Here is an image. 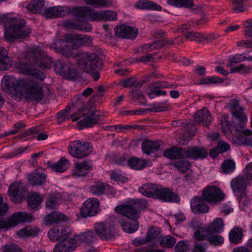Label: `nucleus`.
<instances>
[{"mask_svg": "<svg viewBox=\"0 0 252 252\" xmlns=\"http://www.w3.org/2000/svg\"><path fill=\"white\" fill-rule=\"evenodd\" d=\"M5 92L21 100L24 95L28 100L38 101L43 99V87L36 81L31 80H19L12 75H5L1 82Z\"/></svg>", "mask_w": 252, "mask_h": 252, "instance_id": "f257e3e1", "label": "nucleus"}, {"mask_svg": "<svg viewBox=\"0 0 252 252\" xmlns=\"http://www.w3.org/2000/svg\"><path fill=\"white\" fill-rule=\"evenodd\" d=\"M0 25L4 28V36L8 42L28 36L31 33L24 19L13 18L8 14L0 15Z\"/></svg>", "mask_w": 252, "mask_h": 252, "instance_id": "f03ea898", "label": "nucleus"}, {"mask_svg": "<svg viewBox=\"0 0 252 252\" xmlns=\"http://www.w3.org/2000/svg\"><path fill=\"white\" fill-rule=\"evenodd\" d=\"M72 109L77 110L70 116L73 122L77 121L81 116L85 117L79 121L80 125L90 127L100 121L101 116L100 113L96 111L93 107H88L85 104L80 94L75 95L72 99Z\"/></svg>", "mask_w": 252, "mask_h": 252, "instance_id": "7ed1b4c3", "label": "nucleus"}, {"mask_svg": "<svg viewBox=\"0 0 252 252\" xmlns=\"http://www.w3.org/2000/svg\"><path fill=\"white\" fill-rule=\"evenodd\" d=\"M92 41L93 38L88 35L69 34L66 37L65 42L61 40L56 42V46L61 43L62 47L56 46L55 49L64 57H74L77 55L73 52L74 49L80 46H90Z\"/></svg>", "mask_w": 252, "mask_h": 252, "instance_id": "20e7f679", "label": "nucleus"}, {"mask_svg": "<svg viewBox=\"0 0 252 252\" xmlns=\"http://www.w3.org/2000/svg\"><path fill=\"white\" fill-rule=\"evenodd\" d=\"M115 211L123 215L118 218V221L125 231L132 233L138 229L139 224L137 220L139 218V212L132 205H119L115 207Z\"/></svg>", "mask_w": 252, "mask_h": 252, "instance_id": "39448f33", "label": "nucleus"}, {"mask_svg": "<svg viewBox=\"0 0 252 252\" xmlns=\"http://www.w3.org/2000/svg\"><path fill=\"white\" fill-rule=\"evenodd\" d=\"M7 211L8 205L3 202V199L0 196V216L5 215ZM32 220V216L26 212L15 213L5 220L3 218H0V229L9 228L20 223L31 222Z\"/></svg>", "mask_w": 252, "mask_h": 252, "instance_id": "423d86ee", "label": "nucleus"}, {"mask_svg": "<svg viewBox=\"0 0 252 252\" xmlns=\"http://www.w3.org/2000/svg\"><path fill=\"white\" fill-rule=\"evenodd\" d=\"M78 64L84 71L90 74L94 81H97L100 78L98 70L102 65L103 62L95 53H83L79 60Z\"/></svg>", "mask_w": 252, "mask_h": 252, "instance_id": "0eeeda50", "label": "nucleus"}, {"mask_svg": "<svg viewBox=\"0 0 252 252\" xmlns=\"http://www.w3.org/2000/svg\"><path fill=\"white\" fill-rule=\"evenodd\" d=\"M93 148L91 143H82L80 140L70 142L68 147V153L72 157L78 159H83L90 155Z\"/></svg>", "mask_w": 252, "mask_h": 252, "instance_id": "6e6552de", "label": "nucleus"}, {"mask_svg": "<svg viewBox=\"0 0 252 252\" xmlns=\"http://www.w3.org/2000/svg\"><path fill=\"white\" fill-rule=\"evenodd\" d=\"M229 107L232 115L235 118V127L238 131H240L247 124L248 119L243 112V109L240 105L239 102L236 99H232L229 103Z\"/></svg>", "mask_w": 252, "mask_h": 252, "instance_id": "1a4fd4ad", "label": "nucleus"}, {"mask_svg": "<svg viewBox=\"0 0 252 252\" xmlns=\"http://www.w3.org/2000/svg\"><path fill=\"white\" fill-rule=\"evenodd\" d=\"M225 194L219 188L208 186L202 191V197L206 202L213 205H217L223 200Z\"/></svg>", "mask_w": 252, "mask_h": 252, "instance_id": "9d476101", "label": "nucleus"}, {"mask_svg": "<svg viewBox=\"0 0 252 252\" xmlns=\"http://www.w3.org/2000/svg\"><path fill=\"white\" fill-rule=\"evenodd\" d=\"M27 192L26 187L21 182H16L9 186L7 194L12 202L19 204L23 202Z\"/></svg>", "mask_w": 252, "mask_h": 252, "instance_id": "9b49d317", "label": "nucleus"}, {"mask_svg": "<svg viewBox=\"0 0 252 252\" xmlns=\"http://www.w3.org/2000/svg\"><path fill=\"white\" fill-rule=\"evenodd\" d=\"M73 15L85 21H94L97 20V11L89 6H76L72 10Z\"/></svg>", "mask_w": 252, "mask_h": 252, "instance_id": "f8f14e48", "label": "nucleus"}, {"mask_svg": "<svg viewBox=\"0 0 252 252\" xmlns=\"http://www.w3.org/2000/svg\"><path fill=\"white\" fill-rule=\"evenodd\" d=\"M155 198L165 202L178 203L180 201V198L177 193L170 188L162 186L158 187Z\"/></svg>", "mask_w": 252, "mask_h": 252, "instance_id": "ddd939ff", "label": "nucleus"}, {"mask_svg": "<svg viewBox=\"0 0 252 252\" xmlns=\"http://www.w3.org/2000/svg\"><path fill=\"white\" fill-rule=\"evenodd\" d=\"M71 234V230L68 226L61 225L50 229L48 233L49 238L53 242L64 240Z\"/></svg>", "mask_w": 252, "mask_h": 252, "instance_id": "4468645a", "label": "nucleus"}, {"mask_svg": "<svg viewBox=\"0 0 252 252\" xmlns=\"http://www.w3.org/2000/svg\"><path fill=\"white\" fill-rule=\"evenodd\" d=\"M117 37L123 38L135 39L138 34V29L126 25L117 26L114 29Z\"/></svg>", "mask_w": 252, "mask_h": 252, "instance_id": "2eb2a0df", "label": "nucleus"}, {"mask_svg": "<svg viewBox=\"0 0 252 252\" xmlns=\"http://www.w3.org/2000/svg\"><path fill=\"white\" fill-rule=\"evenodd\" d=\"M94 229L97 235L101 239L108 240L114 236L113 226L109 223H96L94 224Z\"/></svg>", "mask_w": 252, "mask_h": 252, "instance_id": "dca6fc26", "label": "nucleus"}, {"mask_svg": "<svg viewBox=\"0 0 252 252\" xmlns=\"http://www.w3.org/2000/svg\"><path fill=\"white\" fill-rule=\"evenodd\" d=\"M70 12V8L67 6H55L45 9L44 16L48 18H56L67 15Z\"/></svg>", "mask_w": 252, "mask_h": 252, "instance_id": "f3484780", "label": "nucleus"}, {"mask_svg": "<svg viewBox=\"0 0 252 252\" xmlns=\"http://www.w3.org/2000/svg\"><path fill=\"white\" fill-rule=\"evenodd\" d=\"M185 158L197 160L207 157L208 153L204 148L193 147L185 149Z\"/></svg>", "mask_w": 252, "mask_h": 252, "instance_id": "a211bd4d", "label": "nucleus"}, {"mask_svg": "<svg viewBox=\"0 0 252 252\" xmlns=\"http://www.w3.org/2000/svg\"><path fill=\"white\" fill-rule=\"evenodd\" d=\"M203 198L194 196L190 201V208L194 213H206L209 212V208L204 202Z\"/></svg>", "mask_w": 252, "mask_h": 252, "instance_id": "6ab92c4d", "label": "nucleus"}, {"mask_svg": "<svg viewBox=\"0 0 252 252\" xmlns=\"http://www.w3.org/2000/svg\"><path fill=\"white\" fill-rule=\"evenodd\" d=\"M92 168L90 162L84 160L74 163L72 169V175L75 177H83L86 176Z\"/></svg>", "mask_w": 252, "mask_h": 252, "instance_id": "aec40b11", "label": "nucleus"}, {"mask_svg": "<svg viewBox=\"0 0 252 252\" xmlns=\"http://www.w3.org/2000/svg\"><path fill=\"white\" fill-rule=\"evenodd\" d=\"M193 118L196 122L205 126L209 125L212 121L210 112L205 107L198 110L194 114Z\"/></svg>", "mask_w": 252, "mask_h": 252, "instance_id": "412c9836", "label": "nucleus"}, {"mask_svg": "<svg viewBox=\"0 0 252 252\" xmlns=\"http://www.w3.org/2000/svg\"><path fill=\"white\" fill-rule=\"evenodd\" d=\"M231 185L235 195L241 197L245 196L246 184L243 178L239 177L232 180Z\"/></svg>", "mask_w": 252, "mask_h": 252, "instance_id": "4be33fe9", "label": "nucleus"}, {"mask_svg": "<svg viewBox=\"0 0 252 252\" xmlns=\"http://www.w3.org/2000/svg\"><path fill=\"white\" fill-rule=\"evenodd\" d=\"M184 36L190 41L200 42L203 41L204 36L200 33L189 30L188 24H183L180 28Z\"/></svg>", "mask_w": 252, "mask_h": 252, "instance_id": "5701e85b", "label": "nucleus"}, {"mask_svg": "<svg viewBox=\"0 0 252 252\" xmlns=\"http://www.w3.org/2000/svg\"><path fill=\"white\" fill-rule=\"evenodd\" d=\"M161 145L160 141L145 140L142 143V150L144 153L149 155L158 151Z\"/></svg>", "mask_w": 252, "mask_h": 252, "instance_id": "b1692460", "label": "nucleus"}, {"mask_svg": "<svg viewBox=\"0 0 252 252\" xmlns=\"http://www.w3.org/2000/svg\"><path fill=\"white\" fill-rule=\"evenodd\" d=\"M64 25L67 28L75 29L85 32H90L92 30V27L90 24L78 21L66 20L64 23Z\"/></svg>", "mask_w": 252, "mask_h": 252, "instance_id": "393cba45", "label": "nucleus"}, {"mask_svg": "<svg viewBox=\"0 0 252 252\" xmlns=\"http://www.w3.org/2000/svg\"><path fill=\"white\" fill-rule=\"evenodd\" d=\"M32 58L33 62H35L40 66H45L44 60L48 58L47 56L44 54L41 49L38 47H35L32 49L29 54Z\"/></svg>", "mask_w": 252, "mask_h": 252, "instance_id": "a878e982", "label": "nucleus"}, {"mask_svg": "<svg viewBox=\"0 0 252 252\" xmlns=\"http://www.w3.org/2000/svg\"><path fill=\"white\" fill-rule=\"evenodd\" d=\"M76 241L79 243H83L85 246H91V244L94 243L96 240L95 234L93 231H88L83 233L77 235L75 237Z\"/></svg>", "mask_w": 252, "mask_h": 252, "instance_id": "bb28decb", "label": "nucleus"}, {"mask_svg": "<svg viewBox=\"0 0 252 252\" xmlns=\"http://www.w3.org/2000/svg\"><path fill=\"white\" fill-rule=\"evenodd\" d=\"M28 180L32 186H42L47 181V176L45 174L34 171L29 175Z\"/></svg>", "mask_w": 252, "mask_h": 252, "instance_id": "cd10ccee", "label": "nucleus"}, {"mask_svg": "<svg viewBox=\"0 0 252 252\" xmlns=\"http://www.w3.org/2000/svg\"><path fill=\"white\" fill-rule=\"evenodd\" d=\"M185 149L176 147H173L165 150L163 153V156L170 159H180L185 158Z\"/></svg>", "mask_w": 252, "mask_h": 252, "instance_id": "c85d7f7f", "label": "nucleus"}, {"mask_svg": "<svg viewBox=\"0 0 252 252\" xmlns=\"http://www.w3.org/2000/svg\"><path fill=\"white\" fill-rule=\"evenodd\" d=\"M44 220L46 224L51 225L65 221L67 218L63 214L58 211H54L46 216Z\"/></svg>", "mask_w": 252, "mask_h": 252, "instance_id": "c756f323", "label": "nucleus"}, {"mask_svg": "<svg viewBox=\"0 0 252 252\" xmlns=\"http://www.w3.org/2000/svg\"><path fill=\"white\" fill-rule=\"evenodd\" d=\"M12 64V60L8 56L7 51L3 47H0V70H7Z\"/></svg>", "mask_w": 252, "mask_h": 252, "instance_id": "7c9ffc66", "label": "nucleus"}, {"mask_svg": "<svg viewBox=\"0 0 252 252\" xmlns=\"http://www.w3.org/2000/svg\"><path fill=\"white\" fill-rule=\"evenodd\" d=\"M158 186L152 184H146L139 187V192L144 196L156 199L155 194L158 190Z\"/></svg>", "mask_w": 252, "mask_h": 252, "instance_id": "2f4dec72", "label": "nucleus"}, {"mask_svg": "<svg viewBox=\"0 0 252 252\" xmlns=\"http://www.w3.org/2000/svg\"><path fill=\"white\" fill-rule=\"evenodd\" d=\"M174 43H178V42L164 38L161 40L156 41L152 43L145 44L143 46V47L144 49L151 51L156 49L160 48L166 45H172Z\"/></svg>", "mask_w": 252, "mask_h": 252, "instance_id": "473e14b6", "label": "nucleus"}, {"mask_svg": "<svg viewBox=\"0 0 252 252\" xmlns=\"http://www.w3.org/2000/svg\"><path fill=\"white\" fill-rule=\"evenodd\" d=\"M110 190H113V189L101 182H97L91 187V192L96 195H101Z\"/></svg>", "mask_w": 252, "mask_h": 252, "instance_id": "72a5a7b5", "label": "nucleus"}, {"mask_svg": "<svg viewBox=\"0 0 252 252\" xmlns=\"http://www.w3.org/2000/svg\"><path fill=\"white\" fill-rule=\"evenodd\" d=\"M211 233V232L207 226H202L194 232L193 238L196 241H208Z\"/></svg>", "mask_w": 252, "mask_h": 252, "instance_id": "f704fd0d", "label": "nucleus"}, {"mask_svg": "<svg viewBox=\"0 0 252 252\" xmlns=\"http://www.w3.org/2000/svg\"><path fill=\"white\" fill-rule=\"evenodd\" d=\"M136 6L140 9L156 10L158 11H160L162 9L161 6L159 4L148 0H139L137 2Z\"/></svg>", "mask_w": 252, "mask_h": 252, "instance_id": "c9c22d12", "label": "nucleus"}, {"mask_svg": "<svg viewBox=\"0 0 252 252\" xmlns=\"http://www.w3.org/2000/svg\"><path fill=\"white\" fill-rule=\"evenodd\" d=\"M84 204L86 206V208H88L89 211L91 213V216H95L98 210L99 201L94 198H90L86 200Z\"/></svg>", "mask_w": 252, "mask_h": 252, "instance_id": "e433bc0d", "label": "nucleus"}, {"mask_svg": "<svg viewBox=\"0 0 252 252\" xmlns=\"http://www.w3.org/2000/svg\"><path fill=\"white\" fill-rule=\"evenodd\" d=\"M147 161L137 158H131L127 160V164L130 168L135 170H141L147 165Z\"/></svg>", "mask_w": 252, "mask_h": 252, "instance_id": "4c0bfd02", "label": "nucleus"}, {"mask_svg": "<svg viewBox=\"0 0 252 252\" xmlns=\"http://www.w3.org/2000/svg\"><path fill=\"white\" fill-rule=\"evenodd\" d=\"M243 237V231L239 227L233 228L229 233V238L230 242L234 244H239Z\"/></svg>", "mask_w": 252, "mask_h": 252, "instance_id": "58836bf2", "label": "nucleus"}, {"mask_svg": "<svg viewBox=\"0 0 252 252\" xmlns=\"http://www.w3.org/2000/svg\"><path fill=\"white\" fill-rule=\"evenodd\" d=\"M39 229L37 227L28 226L16 232L18 236L20 237L25 238L28 236H34L38 234Z\"/></svg>", "mask_w": 252, "mask_h": 252, "instance_id": "ea45409f", "label": "nucleus"}, {"mask_svg": "<svg viewBox=\"0 0 252 252\" xmlns=\"http://www.w3.org/2000/svg\"><path fill=\"white\" fill-rule=\"evenodd\" d=\"M224 224L222 219L217 218L213 221L209 223L207 226L211 232L219 233L223 229Z\"/></svg>", "mask_w": 252, "mask_h": 252, "instance_id": "a19ab883", "label": "nucleus"}, {"mask_svg": "<svg viewBox=\"0 0 252 252\" xmlns=\"http://www.w3.org/2000/svg\"><path fill=\"white\" fill-rule=\"evenodd\" d=\"M44 4L43 0H33L27 5V8L28 10L32 12H39L44 10Z\"/></svg>", "mask_w": 252, "mask_h": 252, "instance_id": "79ce46f5", "label": "nucleus"}, {"mask_svg": "<svg viewBox=\"0 0 252 252\" xmlns=\"http://www.w3.org/2000/svg\"><path fill=\"white\" fill-rule=\"evenodd\" d=\"M69 165L68 160L64 157H62L58 162L52 164L50 167L54 171L63 172L68 168Z\"/></svg>", "mask_w": 252, "mask_h": 252, "instance_id": "37998d69", "label": "nucleus"}, {"mask_svg": "<svg viewBox=\"0 0 252 252\" xmlns=\"http://www.w3.org/2000/svg\"><path fill=\"white\" fill-rule=\"evenodd\" d=\"M42 201V196L37 193H32L28 198L29 206L32 209L38 208Z\"/></svg>", "mask_w": 252, "mask_h": 252, "instance_id": "c03bdc74", "label": "nucleus"}, {"mask_svg": "<svg viewBox=\"0 0 252 252\" xmlns=\"http://www.w3.org/2000/svg\"><path fill=\"white\" fill-rule=\"evenodd\" d=\"M60 202L61 198L59 194H50L47 198L46 206L49 209H56Z\"/></svg>", "mask_w": 252, "mask_h": 252, "instance_id": "a18cd8bd", "label": "nucleus"}, {"mask_svg": "<svg viewBox=\"0 0 252 252\" xmlns=\"http://www.w3.org/2000/svg\"><path fill=\"white\" fill-rule=\"evenodd\" d=\"M117 14L112 11H97L96 21L114 20L116 19Z\"/></svg>", "mask_w": 252, "mask_h": 252, "instance_id": "49530a36", "label": "nucleus"}, {"mask_svg": "<svg viewBox=\"0 0 252 252\" xmlns=\"http://www.w3.org/2000/svg\"><path fill=\"white\" fill-rule=\"evenodd\" d=\"M176 242V239L170 235L161 237L159 239L160 245L163 248H172Z\"/></svg>", "mask_w": 252, "mask_h": 252, "instance_id": "de8ad7c7", "label": "nucleus"}, {"mask_svg": "<svg viewBox=\"0 0 252 252\" xmlns=\"http://www.w3.org/2000/svg\"><path fill=\"white\" fill-rule=\"evenodd\" d=\"M70 63L57 60L54 62V70L57 73L63 76Z\"/></svg>", "mask_w": 252, "mask_h": 252, "instance_id": "09e8293b", "label": "nucleus"}, {"mask_svg": "<svg viewBox=\"0 0 252 252\" xmlns=\"http://www.w3.org/2000/svg\"><path fill=\"white\" fill-rule=\"evenodd\" d=\"M110 177L111 180L123 183H126L128 181V179L126 176L125 174L120 170H115L112 171Z\"/></svg>", "mask_w": 252, "mask_h": 252, "instance_id": "8fccbe9b", "label": "nucleus"}, {"mask_svg": "<svg viewBox=\"0 0 252 252\" xmlns=\"http://www.w3.org/2000/svg\"><path fill=\"white\" fill-rule=\"evenodd\" d=\"M63 245V249L65 252H72L76 247L75 243L76 242V239L70 238L67 240L64 239L62 241Z\"/></svg>", "mask_w": 252, "mask_h": 252, "instance_id": "3c124183", "label": "nucleus"}, {"mask_svg": "<svg viewBox=\"0 0 252 252\" xmlns=\"http://www.w3.org/2000/svg\"><path fill=\"white\" fill-rule=\"evenodd\" d=\"M23 72L26 74L31 75L41 80H43L45 78V75L42 72L37 69H34L30 67H26L24 69Z\"/></svg>", "mask_w": 252, "mask_h": 252, "instance_id": "603ef678", "label": "nucleus"}, {"mask_svg": "<svg viewBox=\"0 0 252 252\" xmlns=\"http://www.w3.org/2000/svg\"><path fill=\"white\" fill-rule=\"evenodd\" d=\"M215 232H211L207 241L210 244L215 246H220L224 242V239L221 235L214 234Z\"/></svg>", "mask_w": 252, "mask_h": 252, "instance_id": "864d4df0", "label": "nucleus"}, {"mask_svg": "<svg viewBox=\"0 0 252 252\" xmlns=\"http://www.w3.org/2000/svg\"><path fill=\"white\" fill-rule=\"evenodd\" d=\"M221 168L225 173H232L235 168V162L231 159H226L222 163Z\"/></svg>", "mask_w": 252, "mask_h": 252, "instance_id": "5fc2aeb1", "label": "nucleus"}, {"mask_svg": "<svg viewBox=\"0 0 252 252\" xmlns=\"http://www.w3.org/2000/svg\"><path fill=\"white\" fill-rule=\"evenodd\" d=\"M172 164L179 171L182 172L187 171L189 169L190 165V162L186 160L177 161L173 162Z\"/></svg>", "mask_w": 252, "mask_h": 252, "instance_id": "6e6d98bb", "label": "nucleus"}, {"mask_svg": "<svg viewBox=\"0 0 252 252\" xmlns=\"http://www.w3.org/2000/svg\"><path fill=\"white\" fill-rule=\"evenodd\" d=\"M78 76V72L74 68V65L70 63L68 66V68H67L63 77L68 79H73L77 78Z\"/></svg>", "mask_w": 252, "mask_h": 252, "instance_id": "4d7b16f0", "label": "nucleus"}, {"mask_svg": "<svg viewBox=\"0 0 252 252\" xmlns=\"http://www.w3.org/2000/svg\"><path fill=\"white\" fill-rule=\"evenodd\" d=\"M154 89H160L162 88H176L177 85L176 84H169L166 82L157 81L152 83Z\"/></svg>", "mask_w": 252, "mask_h": 252, "instance_id": "13d9d810", "label": "nucleus"}, {"mask_svg": "<svg viewBox=\"0 0 252 252\" xmlns=\"http://www.w3.org/2000/svg\"><path fill=\"white\" fill-rule=\"evenodd\" d=\"M84 1L87 4L95 7L108 5L110 3V0H84Z\"/></svg>", "mask_w": 252, "mask_h": 252, "instance_id": "bf43d9fd", "label": "nucleus"}, {"mask_svg": "<svg viewBox=\"0 0 252 252\" xmlns=\"http://www.w3.org/2000/svg\"><path fill=\"white\" fill-rule=\"evenodd\" d=\"M39 132L38 128L36 127H33L26 130L19 136L21 138H32L34 137V135L37 134Z\"/></svg>", "mask_w": 252, "mask_h": 252, "instance_id": "052dcab7", "label": "nucleus"}, {"mask_svg": "<svg viewBox=\"0 0 252 252\" xmlns=\"http://www.w3.org/2000/svg\"><path fill=\"white\" fill-rule=\"evenodd\" d=\"M158 236V228L151 226L148 230L146 238L149 243V242L152 241L153 239L156 238Z\"/></svg>", "mask_w": 252, "mask_h": 252, "instance_id": "680f3d73", "label": "nucleus"}, {"mask_svg": "<svg viewBox=\"0 0 252 252\" xmlns=\"http://www.w3.org/2000/svg\"><path fill=\"white\" fill-rule=\"evenodd\" d=\"M72 104L71 106H66L65 109L61 112L58 113L57 114L56 117L58 119H62L63 121H64L66 118L67 115L71 112V110H73V112L77 111V109H72Z\"/></svg>", "mask_w": 252, "mask_h": 252, "instance_id": "e2e57ef3", "label": "nucleus"}, {"mask_svg": "<svg viewBox=\"0 0 252 252\" xmlns=\"http://www.w3.org/2000/svg\"><path fill=\"white\" fill-rule=\"evenodd\" d=\"M221 129L224 134H226L230 130V124L228 120V117L226 116H222L220 119Z\"/></svg>", "mask_w": 252, "mask_h": 252, "instance_id": "0e129e2a", "label": "nucleus"}, {"mask_svg": "<svg viewBox=\"0 0 252 252\" xmlns=\"http://www.w3.org/2000/svg\"><path fill=\"white\" fill-rule=\"evenodd\" d=\"M207 243L195 241L191 252H205Z\"/></svg>", "mask_w": 252, "mask_h": 252, "instance_id": "69168bd1", "label": "nucleus"}, {"mask_svg": "<svg viewBox=\"0 0 252 252\" xmlns=\"http://www.w3.org/2000/svg\"><path fill=\"white\" fill-rule=\"evenodd\" d=\"M133 202L135 206H132L133 207L135 208V209L139 213V211H138L137 209H136V208H137L139 209H143L147 208L148 206L147 202L146 201V200L144 199H135L133 200Z\"/></svg>", "mask_w": 252, "mask_h": 252, "instance_id": "338daca9", "label": "nucleus"}, {"mask_svg": "<svg viewBox=\"0 0 252 252\" xmlns=\"http://www.w3.org/2000/svg\"><path fill=\"white\" fill-rule=\"evenodd\" d=\"M233 10L236 13L243 12L245 9L243 1L240 0H233Z\"/></svg>", "mask_w": 252, "mask_h": 252, "instance_id": "774afa93", "label": "nucleus"}]
</instances>
